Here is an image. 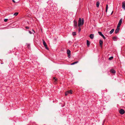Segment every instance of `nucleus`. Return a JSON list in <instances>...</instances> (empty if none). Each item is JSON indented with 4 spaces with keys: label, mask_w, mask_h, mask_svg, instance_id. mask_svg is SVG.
Returning a JSON list of instances; mask_svg holds the SVG:
<instances>
[{
    "label": "nucleus",
    "mask_w": 125,
    "mask_h": 125,
    "mask_svg": "<svg viewBox=\"0 0 125 125\" xmlns=\"http://www.w3.org/2000/svg\"><path fill=\"white\" fill-rule=\"evenodd\" d=\"M84 23V20L83 18L82 19L81 18H79L78 26L80 27L81 26L83 25Z\"/></svg>",
    "instance_id": "obj_1"
},
{
    "label": "nucleus",
    "mask_w": 125,
    "mask_h": 125,
    "mask_svg": "<svg viewBox=\"0 0 125 125\" xmlns=\"http://www.w3.org/2000/svg\"><path fill=\"white\" fill-rule=\"evenodd\" d=\"M43 45L44 46L45 49L47 50H48V48L47 47V45L44 40H43Z\"/></svg>",
    "instance_id": "obj_2"
},
{
    "label": "nucleus",
    "mask_w": 125,
    "mask_h": 125,
    "mask_svg": "<svg viewBox=\"0 0 125 125\" xmlns=\"http://www.w3.org/2000/svg\"><path fill=\"white\" fill-rule=\"evenodd\" d=\"M119 112L120 114L123 115L125 113V112L123 109H121L120 110Z\"/></svg>",
    "instance_id": "obj_3"
},
{
    "label": "nucleus",
    "mask_w": 125,
    "mask_h": 125,
    "mask_svg": "<svg viewBox=\"0 0 125 125\" xmlns=\"http://www.w3.org/2000/svg\"><path fill=\"white\" fill-rule=\"evenodd\" d=\"M74 26L76 28H77V22L75 20L73 21Z\"/></svg>",
    "instance_id": "obj_4"
},
{
    "label": "nucleus",
    "mask_w": 125,
    "mask_h": 125,
    "mask_svg": "<svg viewBox=\"0 0 125 125\" xmlns=\"http://www.w3.org/2000/svg\"><path fill=\"white\" fill-rule=\"evenodd\" d=\"M67 53L68 55V57H69L71 55V51L70 50L68 49L67 51Z\"/></svg>",
    "instance_id": "obj_5"
},
{
    "label": "nucleus",
    "mask_w": 125,
    "mask_h": 125,
    "mask_svg": "<svg viewBox=\"0 0 125 125\" xmlns=\"http://www.w3.org/2000/svg\"><path fill=\"white\" fill-rule=\"evenodd\" d=\"M122 8L125 10V2L124 1L122 3Z\"/></svg>",
    "instance_id": "obj_6"
},
{
    "label": "nucleus",
    "mask_w": 125,
    "mask_h": 125,
    "mask_svg": "<svg viewBox=\"0 0 125 125\" xmlns=\"http://www.w3.org/2000/svg\"><path fill=\"white\" fill-rule=\"evenodd\" d=\"M110 72L112 73H116L115 71L113 69H112L110 70Z\"/></svg>",
    "instance_id": "obj_7"
},
{
    "label": "nucleus",
    "mask_w": 125,
    "mask_h": 125,
    "mask_svg": "<svg viewBox=\"0 0 125 125\" xmlns=\"http://www.w3.org/2000/svg\"><path fill=\"white\" fill-rule=\"evenodd\" d=\"M103 42L101 40H100L99 41V43L100 44V45L101 47H102V45L103 44Z\"/></svg>",
    "instance_id": "obj_8"
},
{
    "label": "nucleus",
    "mask_w": 125,
    "mask_h": 125,
    "mask_svg": "<svg viewBox=\"0 0 125 125\" xmlns=\"http://www.w3.org/2000/svg\"><path fill=\"white\" fill-rule=\"evenodd\" d=\"M94 34H91L90 35L89 37H90V38L91 39H93L94 38Z\"/></svg>",
    "instance_id": "obj_9"
},
{
    "label": "nucleus",
    "mask_w": 125,
    "mask_h": 125,
    "mask_svg": "<svg viewBox=\"0 0 125 125\" xmlns=\"http://www.w3.org/2000/svg\"><path fill=\"white\" fill-rule=\"evenodd\" d=\"M90 44V42L88 40H87V45L88 47H89Z\"/></svg>",
    "instance_id": "obj_10"
},
{
    "label": "nucleus",
    "mask_w": 125,
    "mask_h": 125,
    "mask_svg": "<svg viewBox=\"0 0 125 125\" xmlns=\"http://www.w3.org/2000/svg\"><path fill=\"white\" fill-rule=\"evenodd\" d=\"M119 30V28H116V30H115V33L117 34V33L118 32Z\"/></svg>",
    "instance_id": "obj_11"
},
{
    "label": "nucleus",
    "mask_w": 125,
    "mask_h": 125,
    "mask_svg": "<svg viewBox=\"0 0 125 125\" xmlns=\"http://www.w3.org/2000/svg\"><path fill=\"white\" fill-rule=\"evenodd\" d=\"M123 21V19L122 18L120 20L119 22H118V24L121 25L122 21Z\"/></svg>",
    "instance_id": "obj_12"
},
{
    "label": "nucleus",
    "mask_w": 125,
    "mask_h": 125,
    "mask_svg": "<svg viewBox=\"0 0 125 125\" xmlns=\"http://www.w3.org/2000/svg\"><path fill=\"white\" fill-rule=\"evenodd\" d=\"M53 79L54 80V83H56L57 82V78H56L55 77H53Z\"/></svg>",
    "instance_id": "obj_13"
},
{
    "label": "nucleus",
    "mask_w": 125,
    "mask_h": 125,
    "mask_svg": "<svg viewBox=\"0 0 125 125\" xmlns=\"http://www.w3.org/2000/svg\"><path fill=\"white\" fill-rule=\"evenodd\" d=\"M117 37H114L113 38V39L114 41H117Z\"/></svg>",
    "instance_id": "obj_14"
},
{
    "label": "nucleus",
    "mask_w": 125,
    "mask_h": 125,
    "mask_svg": "<svg viewBox=\"0 0 125 125\" xmlns=\"http://www.w3.org/2000/svg\"><path fill=\"white\" fill-rule=\"evenodd\" d=\"M114 29H112L110 32L109 33L110 34H112L114 32Z\"/></svg>",
    "instance_id": "obj_15"
},
{
    "label": "nucleus",
    "mask_w": 125,
    "mask_h": 125,
    "mask_svg": "<svg viewBox=\"0 0 125 125\" xmlns=\"http://www.w3.org/2000/svg\"><path fill=\"white\" fill-rule=\"evenodd\" d=\"M99 1H97L96 3V6L97 7H99Z\"/></svg>",
    "instance_id": "obj_16"
},
{
    "label": "nucleus",
    "mask_w": 125,
    "mask_h": 125,
    "mask_svg": "<svg viewBox=\"0 0 125 125\" xmlns=\"http://www.w3.org/2000/svg\"><path fill=\"white\" fill-rule=\"evenodd\" d=\"M67 91L68 92L69 94H72V91L71 90H69Z\"/></svg>",
    "instance_id": "obj_17"
},
{
    "label": "nucleus",
    "mask_w": 125,
    "mask_h": 125,
    "mask_svg": "<svg viewBox=\"0 0 125 125\" xmlns=\"http://www.w3.org/2000/svg\"><path fill=\"white\" fill-rule=\"evenodd\" d=\"M98 33L101 36L103 34L100 31H98Z\"/></svg>",
    "instance_id": "obj_18"
},
{
    "label": "nucleus",
    "mask_w": 125,
    "mask_h": 125,
    "mask_svg": "<svg viewBox=\"0 0 125 125\" xmlns=\"http://www.w3.org/2000/svg\"><path fill=\"white\" fill-rule=\"evenodd\" d=\"M18 12H16L15 13L13 14V15L14 16H17L18 14Z\"/></svg>",
    "instance_id": "obj_19"
},
{
    "label": "nucleus",
    "mask_w": 125,
    "mask_h": 125,
    "mask_svg": "<svg viewBox=\"0 0 125 125\" xmlns=\"http://www.w3.org/2000/svg\"><path fill=\"white\" fill-rule=\"evenodd\" d=\"M113 56H111L109 58V59L110 60H111L113 59Z\"/></svg>",
    "instance_id": "obj_20"
},
{
    "label": "nucleus",
    "mask_w": 125,
    "mask_h": 125,
    "mask_svg": "<svg viewBox=\"0 0 125 125\" xmlns=\"http://www.w3.org/2000/svg\"><path fill=\"white\" fill-rule=\"evenodd\" d=\"M121 25V24H119L118 23V24L117 25V28H119V27H120V26Z\"/></svg>",
    "instance_id": "obj_21"
},
{
    "label": "nucleus",
    "mask_w": 125,
    "mask_h": 125,
    "mask_svg": "<svg viewBox=\"0 0 125 125\" xmlns=\"http://www.w3.org/2000/svg\"><path fill=\"white\" fill-rule=\"evenodd\" d=\"M104 39H106L105 37L104 36V35L103 34L102 36H101Z\"/></svg>",
    "instance_id": "obj_22"
},
{
    "label": "nucleus",
    "mask_w": 125,
    "mask_h": 125,
    "mask_svg": "<svg viewBox=\"0 0 125 125\" xmlns=\"http://www.w3.org/2000/svg\"><path fill=\"white\" fill-rule=\"evenodd\" d=\"M68 94H69L68 92V91H67L65 93V95L66 96H67Z\"/></svg>",
    "instance_id": "obj_23"
},
{
    "label": "nucleus",
    "mask_w": 125,
    "mask_h": 125,
    "mask_svg": "<svg viewBox=\"0 0 125 125\" xmlns=\"http://www.w3.org/2000/svg\"><path fill=\"white\" fill-rule=\"evenodd\" d=\"M108 5L107 4L106 6V12H107V9H108Z\"/></svg>",
    "instance_id": "obj_24"
},
{
    "label": "nucleus",
    "mask_w": 125,
    "mask_h": 125,
    "mask_svg": "<svg viewBox=\"0 0 125 125\" xmlns=\"http://www.w3.org/2000/svg\"><path fill=\"white\" fill-rule=\"evenodd\" d=\"M73 36L75 35H76V33L75 32H73Z\"/></svg>",
    "instance_id": "obj_25"
},
{
    "label": "nucleus",
    "mask_w": 125,
    "mask_h": 125,
    "mask_svg": "<svg viewBox=\"0 0 125 125\" xmlns=\"http://www.w3.org/2000/svg\"><path fill=\"white\" fill-rule=\"evenodd\" d=\"M8 20V19H4V21L5 22H6Z\"/></svg>",
    "instance_id": "obj_26"
},
{
    "label": "nucleus",
    "mask_w": 125,
    "mask_h": 125,
    "mask_svg": "<svg viewBox=\"0 0 125 125\" xmlns=\"http://www.w3.org/2000/svg\"><path fill=\"white\" fill-rule=\"evenodd\" d=\"M81 31V29L80 28H79L78 29V31L79 32H80Z\"/></svg>",
    "instance_id": "obj_27"
},
{
    "label": "nucleus",
    "mask_w": 125,
    "mask_h": 125,
    "mask_svg": "<svg viewBox=\"0 0 125 125\" xmlns=\"http://www.w3.org/2000/svg\"><path fill=\"white\" fill-rule=\"evenodd\" d=\"M78 61H76L74 62V64H76L78 62Z\"/></svg>",
    "instance_id": "obj_28"
},
{
    "label": "nucleus",
    "mask_w": 125,
    "mask_h": 125,
    "mask_svg": "<svg viewBox=\"0 0 125 125\" xmlns=\"http://www.w3.org/2000/svg\"><path fill=\"white\" fill-rule=\"evenodd\" d=\"M25 28L26 29H28L29 28V27H28L26 26L25 27Z\"/></svg>",
    "instance_id": "obj_29"
},
{
    "label": "nucleus",
    "mask_w": 125,
    "mask_h": 125,
    "mask_svg": "<svg viewBox=\"0 0 125 125\" xmlns=\"http://www.w3.org/2000/svg\"><path fill=\"white\" fill-rule=\"evenodd\" d=\"M29 32L30 34H31L32 33V32L30 31H29Z\"/></svg>",
    "instance_id": "obj_30"
},
{
    "label": "nucleus",
    "mask_w": 125,
    "mask_h": 125,
    "mask_svg": "<svg viewBox=\"0 0 125 125\" xmlns=\"http://www.w3.org/2000/svg\"><path fill=\"white\" fill-rule=\"evenodd\" d=\"M32 31H33V32L34 33H35V31H34L33 29H32Z\"/></svg>",
    "instance_id": "obj_31"
},
{
    "label": "nucleus",
    "mask_w": 125,
    "mask_h": 125,
    "mask_svg": "<svg viewBox=\"0 0 125 125\" xmlns=\"http://www.w3.org/2000/svg\"><path fill=\"white\" fill-rule=\"evenodd\" d=\"M74 62H73V63H71V65H74Z\"/></svg>",
    "instance_id": "obj_32"
},
{
    "label": "nucleus",
    "mask_w": 125,
    "mask_h": 125,
    "mask_svg": "<svg viewBox=\"0 0 125 125\" xmlns=\"http://www.w3.org/2000/svg\"><path fill=\"white\" fill-rule=\"evenodd\" d=\"M30 45H28V48H29V47H30Z\"/></svg>",
    "instance_id": "obj_33"
},
{
    "label": "nucleus",
    "mask_w": 125,
    "mask_h": 125,
    "mask_svg": "<svg viewBox=\"0 0 125 125\" xmlns=\"http://www.w3.org/2000/svg\"><path fill=\"white\" fill-rule=\"evenodd\" d=\"M12 1H13V2H14V3H15V1H14V0H12Z\"/></svg>",
    "instance_id": "obj_34"
},
{
    "label": "nucleus",
    "mask_w": 125,
    "mask_h": 125,
    "mask_svg": "<svg viewBox=\"0 0 125 125\" xmlns=\"http://www.w3.org/2000/svg\"><path fill=\"white\" fill-rule=\"evenodd\" d=\"M113 11L111 13V14H112V13H113Z\"/></svg>",
    "instance_id": "obj_35"
}]
</instances>
